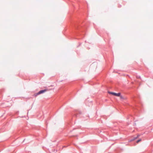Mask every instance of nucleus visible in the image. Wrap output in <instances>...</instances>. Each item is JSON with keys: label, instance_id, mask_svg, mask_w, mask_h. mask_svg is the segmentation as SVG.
<instances>
[{"label": "nucleus", "instance_id": "obj_1", "mask_svg": "<svg viewBox=\"0 0 153 153\" xmlns=\"http://www.w3.org/2000/svg\"><path fill=\"white\" fill-rule=\"evenodd\" d=\"M108 93L109 94H111L113 95H114V96H117V97L120 96V93H114V92H109Z\"/></svg>", "mask_w": 153, "mask_h": 153}, {"label": "nucleus", "instance_id": "obj_2", "mask_svg": "<svg viewBox=\"0 0 153 153\" xmlns=\"http://www.w3.org/2000/svg\"><path fill=\"white\" fill-rule=\"evenodd\" d=\"M46 91V90H41V91H40L39 92L37 93L36 94V95L35 96H36L37 95H39L40 94L43 93H44V92H45Z\"/></svg>", "mask_w": 153, "mask_h": 153}, {"label": "nucleus", "instance_id": "obj_3", "mask_svg": "<svg viewBox=\"0 0 153 153\" xmlns=\"http://www.w3.org/2000/svg\"><path fill=\"white\" fill-rule=\"evenodd\" d=\"M120 98L121 99H126V98H124V97L123 96H121L120 95Z\"/></svg>", "mask_w": 153, "mask_h": 153}, {"label": "nucleus", "instance_id": "obj_4", "mask_svg": "<svg viewBox=\"0 0 153 153\" xmlns=\"http://www.w3.org/2000/svg\"><path fill=\"white\" fill-rule=\"evenodd\" d=\"M141 141V139H140V140H138L137 142V143H138L140 141Z\"/></svg>", "mask_w": 153, "mask_h": 153}, {"label": "nucleus", "instance_id": "obj_5", "mask_svg": "<svg viewBox=\"0 0 153 153\" xmlns=\"http://www.w3.org/2000/svg\"><path fill=\"white\" fill-rule=\"evenodd\" d=\"M137 138V137H136L135 139H136Z\"/></svg>", "mask_w": 153, "mask_h": 153}]
</instances>
